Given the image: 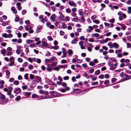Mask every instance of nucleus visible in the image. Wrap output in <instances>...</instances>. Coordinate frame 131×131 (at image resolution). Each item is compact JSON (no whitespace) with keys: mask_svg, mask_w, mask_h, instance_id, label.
<instances>
[{"mask_svg":"<svg viewBox=\"0 0 131 131\" xmlns=\"http://www.w3.org/2000/svg\"><path fill=\"white\" fill-rule=\"evenodd\" d=\"M62 28L63 29L66 28V25L64 23H62Z\"/></svg>","mask_w":131,"mask_h":131,"instance_id":"obj_58","label":"nucleus"},{"mask_svg":"<svg viewBox=\"0 0 131 131\" xmlns=\"http://www.w3.org/2000/svg\"><path fill=\"white\" fill-rule=\"evenodd\" d=\"M56 16L54 14H53L50 17V19L51 20L52 22H54L55 21Z\"/></svg>","mask_w":131,"mask_h":131,"instance_id":"obj_6","label":"nucleus"},{"mask_svg":"<svg viewBox=\"0 0 131 131\" xmlns=\"http://www.w3.org/2000/svg\"><path fill=\"white\" fill-rule=\"evenodd\" d=\"M41 68L43 71H45L46 69L45 67L43 65L41 66Z\"/></svg>","mask_w":131,"mask_h":131,"instance_id":"obj_62","label":"nucleus"},{"mask_svg":"<svg viewBox=\"0 0 131 131\" xmlns=\"http://www.w3.org/2000/svg\"><path fill=\"white\" fill-rule=\"evenodd\" d=\"M56 59L54 57H53L51 58L50 59H46L45 62H48L49 63H51L53 61H55Z\"/></svg>","mask_w":131,"mask_h":131,"instance_id":"obj_3","label":"nucleus"},{"mask_svg":"<svg viewBox=\"0 0 131 131\" xmlns=\"http://www.w3.org/2000/svg\"><path fill=\"white\" fill-rule=\"evenodd\" d=\"M117 80L116 78H113L111 80L112 82V83L115 82Z\"/></svg>","mask_w":131,"mask_h":131,"instance_id":"obj_48","label":"nucleus"},{"mask_svg":"<svg viewBox=\"0 0 131 131\" xmlns=\"http://www.w3.org/2000/svg\"><path fill=\"white\" fill-rule=\"evenodd\" d=\"M71 15H72L74 17H75L77 18H78V17L76 16V13H72L71 14Z\"/></svg>","mask_w":131,"mask_h":131,"instance_id":"obj_54","label":"nucleus"},{"mask_svg":"<svg viewBox=\"0 0 131 131\" xmlns=\"http://www.w3.org/2000/svg\"><path fill=\"white\" fill-rule=\"evenodd\" d=\"M100 73V71L99 70H98L96 71L95 72V73L96 75H98Z\"/></svg>","mask_w":131,"mask_h":131,"instance_id":"obj_45","label":"nucleus"},{"mask_svg":"<svg viewBox=\"0 0 131 131\" xmlns=\"http://www.w3.org/2000/svg\"><path fill=\"white\" fill-rule=\"evenodd\" d=\"M62 52L63 54H66L67 53V51L66 50V49L64 48H62Z\"/></svg>","mask_w":131,"mask_h":131,"instance_id":"obj_29","label":"nucleus"},{"mask_svg":"<svg viewBox=\"0 0 131 131\" xmlns=\"http://www.w3.org/2000/svg\"><path fill=\"white\" fill-rule=\"evenodd\" d=\"M110 82L108 80H106L105 81L104 84L105 85L108 84Z\"/></svg>","mask_w":131,"mask_h":131,"instance_id":"obj_49","label":"nucleus"},{"mask_svg":"<svg viewBox=\"0 0 131 131\" xmlns=\"http://www.w3.org/2000/svg\"><path fill=\"white\" fill-rule=\"evenodd\" d=\"M33 66L31 65H29L28 66V69H31L33 68Z\"/></svg>","mask_w":131,"mask_h":131,"instance_id":"obj_59","label":"nucleus"},{"mask_svg":"<svg viewBox=\"0 0 131 131\" xmlns=\"http://www.w3.org/2000/svg\"><path fill=\"white\" fill-rule=\"evenodd\" d=\"M108 45L110 48H113V43H112L111 42H109L108 43Z\"/></svg>","mask_w":131,"mask_h":131,"instance_id":"obj_16","label":"nucleus"},{"mask_svg":"<svg viewBox=\"0 0 131 131\" xmlns=\"http://www.w3.org/2000/svg\"><path fill=\"white\" fill-rule=\"evenodd\" d=\"M127 46V48H129L131 47V44L130 42H127L126 43Z\"/></svg>","mask_w":131,"mask_h":131,"instance_id":"obj_27","label":"nucleus"},{"mask_svg":"<svg viewBox=\"0 0 131 131\" xmlns=\"http://www.w3.org/2000/svg\"><path fill=\"white\" fill-rule=\"evenodd\" d=\"M38 97V95L36 94H33L32 95V98H36Z\"/></svg>","mask_w":131,"mask_h":131,"instance_id":"obj_20","label":"nucleus"},{"mask_svg":"<svg viewBox=\"0 0 131 131\" xmlns=\"http://www.w3.org/2000/svg\"><path fill=\"white\" fill-rule=\"evenodd\" d=\"M59 48V47L58 46H53V48L54 49L56 50L58 49Z\"/></svg>","mask_w":131,"mask_h":131,"instance_id":"obj_61","label":"nucleus"},{"mask_svg":"<svg viewBox=\"0 0 131 131\" xmlns=\"http://www.w3.org/2000/svg\"><path fill=\"white\" fill-rule=\"evenodd\" d=\"M123 54L122 53H120L117 54V56L118 57H122L123 56Z\"/></svg>","mask_w":131,"mask_h":131,"instance_id":"obj_50","label":"nucleus"},{"mask_svg":"<svg viewBox=\"0 0 131 131\" xmlns=\"http://www.w3.org/2000/svg\"><path fill=\"white\" fill-rule=\"evenodd\" d=\"M128 10H127V12L129 14L131 13V7H129L128 8Z\"/></svg>","mask_w":131,"mask_h":131,"instance_id":"obj_25","label":"nucleus"},{"mask_svg":"<svg viewBox=\"0 0 131 131\" xmlns=\"http://www.w3.org/2000/svg\"><path fill=\"white\" fill-rule=\"evenodd\" d=\"M14 84L16 85H18L19 84V81L17 80H15L14 82Z\"/></svg>","mask_w":131,"mask_h":131,"instance_id":"obj_28","label":"nucleus"},{"mask_svg":"<svg viewBox=\"0 0 131 131\" xmlns=\"http://www.w3.org/2000/svg\"><path fill=\"white\" fill-rule=\"evenodd\" d=\"M70 18L69 16H66L65 18V20L66 21H69L70 20Z\"/></svg>","mask_w":131,"mask_h":131,"instance_id":"obj_31","label":"nucleus"},{"mask_svg":"<svg viewBox=\"0 0 131 131\" xmlns=\"http://www.w3.org/2000/svg\"><path fill=\"white\" fill-rule=\"evenodd\" d=\"M57 63L55 62H53L51 64V65L52 67L55 66L57 65Z\"/></svg>","mask_w":131,"mask_h":131,"instance_id":"obj_52","label":"nucleus"},{"mask_svg":"<svg viewBox=\"0 0 131 131\" xmlns=\"http://www.w3.org/2000/svg\"><path fill=\"white\" fill-rule=\"evenodd\" d=\"M128 53L126 52H123V56H126L128 54Z\"/></svg>","mask_w":131,"mask_h":131,"instance_id":"obj_47","label":"nucleus"},{"mask_svg":"<svg viewBox=\"0 0 131 131\" xmlns=\"http://www.w3.org/2000/svg\"><path fill=\"white\" fill-rule=\"evenodd\" d=\"M14 79L13 78H10L9 80V81L10 82H12L14 81Z\"/></svg>","mask_w":131,"mask_h":131,"instance_id":"obj_64","label":"nucleus"},{"mask_svg":"<svg viewBox=\"0 0 131 131\" xmlns=\"http://www.w3.org/2000/svg\"><path fill=\"white\" fill-rule=\"evenodd\" d=\"M40 93L41 94H44L45 95H48L49 94L48 92L46 91H44L43 90H40L39 91Z\"/></svg>","mask_w":131,"mask_h":131,"instance_id":"obj_7","label":"nucleus"},{"mask_svg":"<svg viewBox=\"0 0 131 131\" xmlns=\"http://www.w3.org/2000/svg\"><path fill=\"white\" fill-rule=\"evenodd\" d=\"M22 88L23 89H26L27 88V86L26 85H23L22 86Z\"/></svg>","mask_w":131,"mask_h":131,"instance_id":"obj_46","label":"nucleus"},{"mask_svg":"<svg viewBox=\"0 0 131 131\" xmlns=\"http://www.w3.org/2000/svg\"><path fill=\"white\" fill-rule=\"evenodd\" d=\"M67 65H66V64H64L63 65H59V67L60 68H65L67 67Z\"/></svg>","mask_w":131,"mask_h":131,"instance_id":"obj_22","label":"nucleus"},{"mask_svg":"<svg viewBox=\"0 0 131 131\" xmlns=\"http://www.w3.org/2000/svg\"><path fill=\"white\" fill-rule=\"evenodd\" d=\"M89 65L91 66H94L95 64L94 63V62L93 61H91L90 62Z\"/></svg>","mask_w":131,"mask_h":131,"instance_id":"obj_26","label":"nucleus"},{"mask_svg":"<svg viewBox=\"0 0 131 131\" xmlns=\"http://www.w3.org/2000/svg\"><path fill=\"white\" fill-rule=\"evenodd\" d=\"M25 51L27 53H28L29 52V50L28 48L27 47L25 49Z\"/></svg>","mask_w":131,"mask_h":131,"instance_id":"obj_63","label":"nucleus"},{"mask_svg":"<svg viewBox=\"0 0 131 131\" xmlns=\"http://www.w3.org/2000/svg\"><path fill=\"white\" fill-rule=\"evenodd\" d=\"M66 12L68 13H71V10L69 8H67L66 9Z\"/></svg>","mask_w":131,"mask_h":131,"instance_id":"obj_37","label":"nucleus"},{"mask_svg":"<svg viewBox=\"0 0 131 131\" xmlns=\"http://www.w3.org/2000/svg\"><path fill=\"white\" fill-rule=\"evenodd\" d=\"M64 16L63 15V14H62V15H60L59 16V17H58V18L59 19H60L62 20H63V18H64Z\"/></svg>","mask_w":131,"mask_h":131,"instance_id":"obj_23","label":"nucleus"},{"mask_svg":"<svg viewBox=\"0 0 131 131\" xmlns=\"http://www.w3.org/2000/svg\"><path fill=\"white\" fill-rule=\"evenodd\" d=\"M93 22L97 24L100 23L99 20L97 19L94 20Z\"/></svg>","mask_w":131,"mask_h":131,"instance_id":"obj_53","label":"nucleus"},{"mask_svg":"<svg viewBox=\"0 0 131 131\" xmlns=\"http://www.w3.org/2000/svg\"><path fill=\"white\" fill-rule=\"evenodd\" d=\"M119 25L121 26L122 27L121 28L122 30H124L126 28L124 24H119Z\"/></svg>","mask_w":131,"mask_h":131,"instance_id":"obj_21","label":"nucleus"},{"mask_svg":"<svg viewBox=\"0 0 131 131\" xmlns=\"http://www.w3.org/2000/svg\"><path fill=\"white\" fill-rule=\"evenodd\" d=\"M20 97L19 96H18L15 99V100L16 101H18L20 99Z\"/></svg>","mask_w":131,"mask_h":131,"instance_id":"obj_44","label":"nucleus"},{"mask_svg":"<svg viewBox=\"0 0 131 131\" xmlns=\"http://www.w3.org/2000/svg\"><path fill=\"white\" fill-rule=\"evenodd\" d=\"M2 36L3 37L6 38H7V35L6 33H5L2 34Z\"/></svg>","mask_w":131,"mask_h":131,"instance_id":"obj_42","label":"nucleus"},{"mask_svg":"<svg viewBox=\"0 0 131 131\" xmlns=\"http://www.w3.org/2000/svg\"><path fill=\"white\" fill-rule=\"evenodd\" d=\"M125 62L127 64H128L130 62V60L128 59H126L125 61Z\"/></svg>","mask_w":131,"mask_h":131,"instance_id":"obj_32","label":"nucleus"},{"mask_svg":"<svg viewBox=\"0 0 131 131\" xmlns=\"http://www.w3.org/2000/svg\"><path fill=\"white\" fill-rule=\"evenodd\" d=\"M99 36V34L97 33L92 34L91 35V36L92 37H98Z\"/></svg>","mask_w":131,"mask_h":131,"instance_id":"obj_18","label":"nucleus"},{"mask_svg":"<svg viewBox=\"0 0 131 131\" xmlns=\"http://www.w3.org/2000/svg\"><path fill=\"white\" fill-rule=\"evenodd\" d=\"M127 40L130 41H131V35L127 37Z\"/></svg>","mask_w":131,"mask_h":131,"instance_id":"obj_41","label":"nucleus"},{"mask_svg":"<svg viewBox=\"0 0 131 131\" xmlns=\"http://www.w3.org/2000/svg\"><path fill=\"white\" fill-rule=\"evenodd\" d=\"M51 55V54L49 52H48L45 54V56H49Z\"/></svg>","mask_w":131,"mask_h":131,"instance_id":"obj_55","label":"nucleus"},{"mask_svg":"<svg viewBox=\"0 0 131 131\" xmlns=\"http://www.w3.org/2000/svg\"><path fill=\"white\" fill-rule=\"evenodd\" d=\"M34 42V41L32 40L28 39L26 41V43L27 44H29L30 43H33Z\"/></svg>","mask_w":131,"mask_h":131,"instance_id":"obj_17","label":"nucleus"},{"mask_svg":"<svg viewBox=\"0 0 131 131\" xmlns=\"http://www.w3.org/2000/svg\"><path fill=\"white\" fill-rule=\"evenodd\" d=\"M67 62V61L65 60H61V63L63 64L66 63Z\"/></svg>","mask_w":131,"mask_h":131,"instance_id":"obj_51","label":"nucleus"},{"mask_svg":"<svg viewBox=\"0 0 131 131\" xmlns=\"http://www.w3.org/2000/svg\"><path fill=\"white\" fill-rule=\"evenodd\" d=\"M60 69V68L59 67V65H58L54 68V70L58 71Z\"/></svg>","mask_w":131,"mask_h":131,"instance_id":"obj_43","label":"nucleus"},{"mask_svg":"<svg viewBox=\"0 0 131 131\" xmlns=\"http://www.w3.org/2000/svg\"><path fill=\"white\" fill-rule=\"evenodd\" d=\"M113 47H114L115 49H117L119 47V45L116 42L113 43Z\"/></svg>","mask_w":131,"mask_h":131,"instance_id":"obj_13","label":"nucleus"},{"mask_svg":"<svg viewBox=\"0 0 131 131\" xmlns=\"http://www.w3.org/2000/svg\"><path fill=\"white\" fill-rule=\"evenodd\" d=\"M34 75L32 74H30L29 75V78L31 79H34Z\"/></svg>","mask_w":131,"mask_h":131,"instance_id":"obj_36","label":"nucleus"},{"mask_svg":"<svg viewBox=\"0 0 131 131\" xmlns=\"http://www.w3.org/2000/svg\"><path fill=\"white\" fill-rule=\"evenodd\" d=\"M39 19H40V21L43 23H44L45 22H47L48 20L47 17H46L43 18V16L42 15H40L39 17Z\"/></svg>","mask_w":131,"mask_h":131,"instance_id":"obj_1","label":"nucleus"},{"mask_svg":"<svg viewBox=\"0 0 131 131\" xmlns=\"http://www.w3.org/2000/svg\"><path fill=\"white\" fill-rule=\"evenodd\" d=\"M0 97L1 99L2 100V101L6 103L8 101V99H6L5 96L4 95H1L0 96Z\"/></svg>","mask_w":131,"mask_h":131,"instance_id":"obj_2","label":"nucleus"},{"mask_svg":"<svg viewBox=\"0 0 131 131\" xmlns=\"http://www.w3.org/2000/svg\"><path fill=\"white\" fill-rule=\"evenodd\" d=\"M29 46L31 48H33L36 46L35 44V43H31L30 45Z\"/></svg>","mask_w":131,"mask_h":131,"instance_id":"obj_33","label":"nucleus"},{"mask_svg":"<svg viewBox=\"0 0 131 131\" xmlns=\"http://www.w3.org/2000/svg\"><path fill=\"white\" fill-rule=\"evenodd\" d=\"M97 16L95 15H94L91 17L92 20H94L96 18Z\"/></svg>","mask_w":131,"mask_h":131,"instance_id":"obj_30","label":"nucleus"},{"mask_svg":"<svg viewBox=\"0 0 131 131\" xmlns=\"http://www.w3.org/2000/svg\"><path fill=\"white\" fill-rule=\"evenodd\" d=\"M108 21L111 23H113L115 21V19L114 18L112 19H111L108 20Z\"/></svg>","mask_w":131,"mask_h":131,"instance_id":"obj_39","label":"nucleus"},{"mask_svg":"<svg viewBox=\"0 0 131 131\" xmlns=\"http://www.w3.org/2000/svg\"><path fill=\"white\" fill-rule=\"evenodd\" d=\"M21 91V89L19 88H18L16 89V90L14 91V92L16 94H18Z\"/></svg>","mask_w":131,"mask_h":131,"instance_id":"obj_11","label":"nucleus"},{"mask_svg":"<svg viewBox=\"0 0 131 131\" xmlns=\"http://www.w3.org/2000/svg\"><path fill=\"white\" fill-rule=\"evenodd\" d=\"M91 47H87V49L88 50L89 52H91L92 51V48Z\"/></svg>","mask_w":131,"mask_h":131,"instance_id":"obj_56","label":"nucleus"},{"mask_svg":"<svg viewBox=\"0 0 131 131\" xmlns=\"http://www.w3.org/2000/svg\"><path fill=\"white\" fill-rule=\"evenodd\" d=\"M34 81L36 82H39L41 81V79L40 77L37 76L34 77Z\"/></svg>","mask_w":131,"mask_h":131,"instance_id":"obj_9","label":"nucleus"},{"mask_svg":"<svg viewBox=\"0 0 131 131\" xmlns=\"http://www.w3.org/2000/svg\"><path fill=\"white\" fill-rule=\"evenodd\" d=\"M45 40V39H43L42 41V46L43 47H46L48 45V44L46 42L44 41Z\"/></svg>","mask_w":131,"mask_h":131,"instance_id":"obj_8","label":"nucleus"},{"mask_svg":"<svg viewBox=\"0 0 131 131\" xmlns=\"http://www.w3.org/2000/svg\"><path fill=\"white\" fill-rule=\"evenodd\" d=\"M71 20L72 21L75 22H77L78 20V19L76 18H72Z\"/></svg>","mask_w":131,"mask_h":131,"instance_id":"obj_38","label":"nucleus"},{"mask_svg":"<svg viewBox=\"0 0 131 131\" xmlns=\"http://www.w3.org/2000/svg\"><path fill=\"white\" fill-rule=\"evenodd\" d=\"M38 100H42L47 98L46 96H40L39 97L38 96Z\"/></svg>","mask_w":131,"mask_h":131,"instance_id":"obj_19","label":"nucleus"},{"mask_svg":"<svg viewBox=\"0 0 131 131\" xmlns=\"http://www.w3.org/2000/svg\"><path fill=\"white\" fill-rule=\"evenodd\" d=\"M68 4L71 6H72L73 7H76L77 6V4L73 2L72 1H70L68 2Z\"/></svg>","mask_w":131,"mask_h":131,"instance_id":"obj_5","label":"nucleus"},{"mask_svg":"<svg viewBox=\"0 0 131 131\" xmlns=\"http://www.w3.org/2000/svg\"><path fill=\"white\" fill-rule=\"evenodd\" d=\"M6 52V50L4 49H2L1 51V53L4 56H5V54Z\"/></svg>","mask_w":131,"mask_h":131,"instance_id":"obj_15","label":"nucleus"},{"mask_svg":"<svg viewBox=\"0 0 131 131\" xmlns=\"http://www.w3.org/2000/svg\"><path fill=\"white\" fill-rule=\"evenodd\" d=\"M60 35L63 36L64 34V32L63 31L61 30L60 32Z\"/></svg>","mask_w":131,"mask_h":131,"instance_id":"obj_57","label":"nucleus"},{"mask_svg":"<svg viewBox=\"0 0 131 131\" xmlns=\"http://www.w3.org/2000/svg\"><path fill=\"white\" fill-rule=\"evenodd\" d=\"M117 64V63H116L115 64H113L110 67V69L112 70H114L116 69Z\"/></svg>","mask_w":131,"mask_h":131,"instance_id":"obj_4","label":"nucleus"},{"mask_svg":"<svg viewBox=\"0 0 131 131\" xmlns=\"http://www.w3.org/2000/svg\"><path fill=\"white\" fill-rule=\"evenodd\" d=\"M6 74L7 76H9L10 75V72L8 70H7L6 71Z\"/></svg>","mask_w":131,"mask_h":131,"instance_id":"obj_34","label":"nucleus"},{"mask_svg":"<svg viewBox=\"0 0 131 131\" xmlns=\"http://www.w3.org/2000/svg\"><path fill=\"white\" fill-rule=\"evenodd\" d=\"M9 61L10 62H14V59L13 57H12L9 59Z\"/></svg>","mask_w":131,"mask_h":131,"instance_id":"obj_35","label":"nucleus"},{"mask_svg":"<svg viewBox=\"0 0 131 131\" xmlns=\"http://www.w3.org/2000/svg\"><path fill=\"white\" fill-rule=\"evenodd\" d=\"M89 40L90 42H93L94 41V40L92 38H89Z\"/></svg>","mask_w":131,"mask_h":131,"instance_id":"obj_60","label":"nucleus"},{"mask_svg":"<svg viewBox=\"0 0 131 131\" xmlns=\"http://www.w3.org/2000/svg\"><path fill=\"white\" fill-rule=\"evenodd\" d=\"M68 53L69 54V56H71L73 54V51L72 50L69 49L68 51Z\"/></svg>","mask_w":131,"mask_h":131,"instance_id":"obj_12","label":"nucleus"},{"mask_svg":"<svg viewBox=\"0 0 131 131\" xmlns=\"http://www.w3.org/2000/svg\"><path fill=\"white\" fill-rule=\"evenodd\" d=\"M11 10L13 12V13L15 14H16L17 13V10L16 9L15 7L13 6L11 8Z\"/></svg>","mask_w":131,"mask_h":131,"instance_id":"obj_10","label":"nucleus"},{"mask_svg":"<svg viewBox=\"0 0 131 131\" xmlns=\"http://www.w3.org/2000/svg\"><path fill=\"white\" fill-rule=\"evenodd\" d=\"M43 26H42L39 25H38L37 27V31L36 32H38V31L39 30H41L42 28H43Z\"/></svg>","mask_w":131,"mask_h":131,"instance_id":"obj_14","label":"nucleus"},{"mask_svg":"<svg viewBox=\"0 0 131 131\" xmlns=\"http://www.w3.org/2000/svg\"><path fill=\"white\" fill-rule=\"evenodd\" d=\"M24 78L26 80H28V74H26L24 75Z\"/></svg>","mask_w":131,"mask_h":131,"instance_id":"obj_40","label":"nucleus"},{"mask_svg":"<svg viewBox=\"0 0 131 131\" xmlns=\"http://www.w3.org/2000/svg\"><path fill=\"white\" fill-rule=\"evenodd\" d=\"M23 50L22 49H17L16 50V52L18 54H19L20 52H22Z\"/></svg>","mask_w":131,"mask_h":131,"instance_id":"obj_24","label":"nucleus"}]
</instances>
